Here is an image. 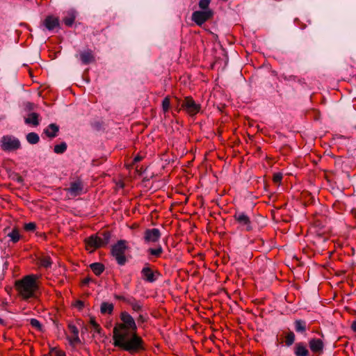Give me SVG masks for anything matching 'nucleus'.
Returning a JSON list of instances; mask_svg holds the SVG:
<instances>
[{"label": "nucleus", "mask_w": 356, "mask_h": 356, "mask_svg": "<svg viewBox=\"0 0 356 356\" xmlns=\"http://www.w3.org/2000/svg\"><path fill=\"white\" fill-rule=\"evenodd\" d=\"M42 24L49 31H52L56 28L60 27V21L58 17L53 15H48L42 22Z\"/></svg>", "instance_id": "nucleus-12"}, {"label": "nucleus", "mask_w": 356, "mask_h": 356, "mask_svg": "<svg viewBox=\"0 0 356 356\" xmlns=\"http://www.w3.org/2000/svg\"><path fill=\"white\" fill-rule=\"evenodd\" d=\"M282 179V175L281 173H275L273 175V180L275 183H279Z\"/></svg>", "instance_id": "nucleus-36"}, {"label": "nucleus", "mask_w": 356, "mask_h": 356, "mask_svg": "<svg viewBox=\"0 0 356 356\" xmlns=\"http://www.w3.org/2000/svg\"><path fill=\"white\" fill-rule=\"evenodd\" d=\"M120 322L116 323L113 330V345L131 354L145 350L143 339L137 333L134 318L127 312L120 315Z\"/></svg>", "instance_id": "nucleus-1"}, {"label": "nucleus", "mask_w": 356, "mask_h": 356, "mask_svg": "<svg viewBox=\"0 0 356 356\" xmlns=\"http://www.w3.org/2000/svg\"><path fill=\"white\" fill-rule=\"evenodd\" d=\"M145 318L143 315H139L138 318V323H144L145 321Z\"/></svg>", "instance_id": "nucleus-41"}, {"label": "nucleus", "mask_w": 356, "mask_h": 356, "mask_svg": "<svg viewBox=\"0 0 356 356\" xmlns=\"http://www.w3.org/2000/svg\"><path fill=\"white\" fill-rule=\"evenodd\" d=\"M38 262L40 266L45 268H50L52 264V260L48 255H43L38 259Z\"/></svg>", "instance_id": "nucleus-21"}, {"label": "nucleus", "mask_w": 356, "mask_h": 356, "mask_svg": "<svg viewBox=\"0 0 356 356\" xmlns=\"http://www.w3.org/2000/svg\"><path fill=\"white\" fill-rule=\"evenodd\" d=\"M90 269L96 275H100L104 270V266L99 262L93 263L90 265Z\"/></svg>", "instance_id": "nucleus-22"}, {"label": "nucleus", "mask_w": 356, "mask_h": 356, "mask_svg": "<svg viewBox=\"0 0 356 356\" xmlns=\"http://www.w3.org/2000/svg\"><path fill=\"white\" fill-rule=\"evenodd\" d=\"M183 109L190 116L196 115L201 109V105L196 103L195 101L191 96L184 97L181 104V108H177V112Z\"/></svg>", "instance_id": "nucleus-4"}, {"label": "nucleus", "mask_w": 356, "mask_h": 356, "mask_svg": "<svg viewBox=\"0 0 356 356\" xmlns=\"http://www.w3.org/2000/svg\"><path fill=\"white\" fill-rule=\"evenodd\" d=\"M114 309V305L113 303L108 302H103L100 306V312L102 314H112Z\"/></svg>", "instance_id": "nucleus-19"}, {"label": "nucleus", "mask_w": 356, "mask_h": 356, "mask_svg": "<svg viewBox=\"0 0 356 356\" xmlns=\"http://www.w3.org/2000/svg\"><path fill=\"white\" fill-rule=\"evenodd\" d=\"M80 59L81 63L84 65H88L95 61V58L93 52L90 49L83 51L80 53Z\"/></svg>", "instance_id": "nucleus-15"}, {"label": "nucleus", "mask_w": 356, "mask_h": 356, "mask_svg": "<svg viewBox=\"0 0 356 356\" xmlns=\"http://www.w3.org/2000/svg\"><path fill=\"white\" fill-rule=\"evenodd\" d=\"M99 238L101 240V243L103 245V246L106 245L110 240L111 234L108 232H104L100 233L99 235Z\"/></svg>", "instance_id": "nucleus-27"}, {"label": "nucleus", "mask_w": 356, "mask_h": 356, "mask_svg": "<svg viewBox=\"0 0 356 356\" xmlns=\"http://www.w3.org/2000/svg\"><path fill=\"white\" fill-rule=\"evenodd\" d=\"M295 334L293 332H289L285 337V343L287 346H291L295 341Z\"/></svg>", "instance_id": "nucleus-30"}, {"label": "nucleus", "mask_w": 356, "mask_h": 356, "mask_svg": "<svg viewBox=\"0 0 356 356\" xmlns=\"http://www.w3.org/2000/svg\"><path fill=\"white\" fill-rule=\"evenodd\" d=\"M213 12L211 9L206 10H197L193 13L191 19L197 25L202 26L213 17Z\"/></svg>", "instance_id": "nucleus-7"}, {"label": "nucleus", "mask_w": 356, "mask_h": 356, "mask_svg": "<svg viewBox=\"0 0 356 356\" xmlns=\"http://www.w3.org/2000/svg\"><path fill=\"white\" fill-rule=\"evenodd\" d=\"M38 114L36 113H31L29 115L28 118H25L26 124H31L33 126H38L39 124Z\"/></svg>", "instance_id": "nucleus-23"}, {"label": "nucleus", "mask_w": 356, "mask_h": 356, "mask_svg": "<svg viewBox=\"0 0 356 356\" xmlns=\"http://www.w3.org/2000/svg\"><path fill=\"white\" fill-rule=\"evenodd\" d=\"M67 149V144L65 143H61L60 144L56 145L54 148V152L56 154H63Z\"/></svg>", "instance_id": "nucleus-29"}, {"label": "nucleus", "mask_w": 356, "mask_h": 356, "mask_svg": "<svg viewBox=\"0 0 356 356\" xmlns=\"http://www.w3.org/2000/svg\"><path fill=\"white\" fill-rule=\"evenodd\" d=\"M170 108V99L169 96L165 97L162 102V109L165 113L169 111Z\"/></svg>", "instance_id": "nucleus-31"}, {"label": "nucleus", "mask_w": 356, "mask_h": 356, "mask_svg": "<svg viewBox=\"0 0 356 356\" xmlns=\"http://www.w3.org/2000/svg\"><path fill=\"white\" fill-rule=\"evenodd\" d=\"M55 356H66L64 351L54 348L51 351Z\"/></svg>", "instance_id": "nucleus-37"}, {"label": "nucleus", "mask_w": 356, "mask_h": 356, "mask_svg": "<svg viewBox=\"0 0 356 356\" xmlns=\"http://www.w3.org/2000/svg\"><path fill=\"white\" fill-rule=\"evenodd\" d=\"M76 15L74 10H69L65 13V16L63 18V22L67 27H71L76 19Z\"/></svg>", "instance_id": "nucleus-17"}, {"label": "nucleus", "mask_w": 356, "mask_h": 356, "mask_svg": "<svg viewBox=\"0 0 356 356\" xmlns=\"http://www.w3.org/2000/svg\"><path fill=\"white\" fill-rule=\"evenodd\" d=\"M295 330L297 332L305 333L307 330L306 322L303 320H296L294 322Z\"/></svg>", "instance_id": "nucleus-20"}, {"label": "nucleus", "mask_w": 356, "mask_h": 356, "mask_svg": "<svg viewBox=\"0 0 356 356\" xmlns=\"http://www.w3.org/2000/svg\"><path fill=\"white\" fill-rule=\"evenodd\" d=\"M37 277L34 275H29L24 277L22 280L15 282V288L19 294L24 299H29L34 296L38 284L36 283Z\"/></svg>", "instance_id": "nucleus-2"}, {"label": "nucleus", "mask_w": 356, "mask_h": 356, "mask_svg": "<svg viewBox=\"0 0 356 356\" xmlns=\"http://www.w3.org/2000/svg\"><path fill=\"white\" fill-rule=\"evenodd\" d=\"M75 306L78 307L79 309H81L84 307V303L81 300H76Z\"/></svg>", "instance_id": "nucleus-39"}, {"label": "nucleus", "mask_w": 356, "mask_h": 356, "mask_svg": "<svg viewBox=\"0 0 356 356\" xmlns=\"http://www.w3.org/2000/svg\"><path fill=\"white\" fill-rule=\"evenodd\" d=\"M24 229L26 232H34L36 229V224L33 222L25 223L24 225Z\"/></svg>", "instance_id": "nucleus-35"}, {"label": "nucleus", "mask_w": 356, "mask_h": 356, "mask_svg": "<svg viewBox=\"0 0 356 356\" xmlns=\"http://www.w3.org/2000/svg\"><path fill=\"white\" fill-rule=\"evenodd\" d=\"M83 189V185L80 180L70 183V186L66 189L72 195L77 196L81 193Z\"/></svg>", "instance_id": "nucleus-13"}, {"label": "nucleus", "mask_w": 356, "mask_h": 356, "mask_svg": "<svg viewBox=\"0 0 356 356\" xmlns=\"http://www.w3.org/2000/svg\"><path fill=\"white\" fill-rule=\"evenodd\" d=\"M352 329L353 331L356 332V321H354L353 323H352V326H351Z\"/></svg>", "instance_id": "nucleus-43"}, {"label": "nucleus", "mask_w": 356, "mask_h": 356, "mask_svg": "<svg viewBox=\"0 0 356 356\" xmlns=\"http://www.w3.org/2000/svg\"><path fill=\"white\" fill-rule=\"evenodd\" d=\"M84 243L86 250L90 252H93L97 249L104 247L97 234L91 235L90 236L85 238Z\"/></svg>", "instance_id": "nucleus-8"}, {"label": "nucleus", "mask_w": 356, "mask_h": 356, "mask_svg": "<svg viewBox=\"0 0 356 356\" xmlns=\"http://www.w3.org/2000/svg\"><path fill=\"white\" fill-rule=\"evenodd\" d=\"M1 148L3 151H15L21 147V143L18 138L11 135L3 136L0 141Z\"/></svg>", "instance_id": "nucleus-5"}, {"label": "nucleus", "mask_w": 356, "mask_h": 356, "mask_svg": "<svg viewBox=\"0 0 356 356\" xmlns=\"http://www.w3.org/2000/svg\"><path fill=\"white\" fill-rule=\"evenodd\" d=\"M92 278L90 277H86L85 279L83 280L82 281V284L83 285H88L91 281H92Z\"/></svg>", "instance_id": "nucleus-40"}, {"label": "nucleus", "mask_w": 356, "mask_h": 356, "mask_svg": "<svg viewBox=\"0 0 356 356\" xmlns=\"http://www.w3.org/2000/svg\"><path fill=\"white\" fill-rule=\"evenodd\" d=\"M68 329L70 333V336L68 337V340L71 344H76L80 342L79 337V330L77 327L72 324L68 325Z\"/></svg>", "instance_id": "nucleus-14"}, {"label": "nucleus", "mask_w": 356, "mask_h": 356, "mask_svg": "<svg viewBox=\"0 0 356 356\" xmlns=\"http://www.w3.org/2000/svg\"><path fill=\"white\" fill-rule=\"evenodd\" d=\"M90 323L92 325L93 330L95 332L97 333H100L102 328L100 325L96 322L95 318H90Z\"/></svg>", "instance_id": "nucleus-34"}, {"label": "nucleus", "mask_w": 356, "mask_h": 356, "mask_svg": "<svg viewBox=\"0 0 356 356\" xmlns=\"http://www.w3.org/2000/svg\"><path fill=\"white\" fill-rule=\"evenodd\" d=\"M8 236L10 238V241L13 243H17L21 238L19 231L17 228H14L11 232L8 234Z\"/></svg>", "instance_id": "nucleus-25"}, {"label": "nucleus", "mask_w": 356, "mask_h": 356, "mask_svg": "<svg viewBox=\"0 0 356 356\" xmlns=\"http://www.w3.org/2000/svg\"><path fill=\"white\" fill-rule=\"evenodd\" d=\"M309 347L314 355L320 356L324 352L325 343L321 339L312 338L309 341Z\"/></svg>", "instance_id": "nucleus-9"}, {"label": "nucleus", "mask_w": 356, "mask_h": 356, "mask_svg": "<svg viewBox=\"0 0 356 356\" xmlns=\"http://www.w3.org/2000/svg\"><path fill=\"white\" fill-rule=\"evenodd\" d=\"M30 324L33 327H34L37 330H38V331L42 330V325L40 323V321L38 320H37L36 318H31L30 320Z\"/></svg>", "instance_id": "nucleus-33"}, {"label": "nucleus", "mask_w": 356, "mask_h": 356, "mask_svg": "<svg viewBox=\"0 0 356 356\" xmlns=\"http://www.w3.org/2000/svg\"><path fill=\"white\" fill-rule=\"evenodd\" d=\"M127 243L125 240H120L111 248L112 255L120 266L124 265L127 261L125 257V252L128 248Z\"/></svg>", "instance_id": "nucleus-3"}, {"label": "nucleus", "mask_w": 356, "mask_h": 356, "mask_svg": "<svg viewBox=\"0 0 356 356\" xmlns=\"http://www.w3.org/2000/svg\"><path fill=\"white\" fill-rule=\"evenodd\" d=\"M141 274L143 279L150 283L155 282L157 279V276L160 275L158 271L154 272L147 264L143 268Z\"/></svg>", "instance_id": "nucleus-11"}, {"label": "nucleus", "mask_w": 356, "mask_h": 356, "mask_svg": "<svg viewBox=\"0 0 356 356\" xmlns=\"http://www.w3.org/2000/svg\"><path fill=\"white\" fill-rule=\"evenodd\" d=\"M115 298L117 299V300H122L126 303H127V301L129 300V298H126L123 296H119V295H115Z\"/></svg>", "instance_id": "nucleus-38"}, {"label": "nucleus", "mask_w": 356, "mask_h": 356, "mask_svg": "<svg viewBox=\"0 0 356 356\" xmlns=\"http://www.w3.org/2000/svg\"><path fill=\"white\" fill-rule=\"evenodd\" d=\"M141 159H142V158H141L140 156H136V157L134 158V161H135V162L140 161L141 160Z\"/></svg>", "instance_id": "nucleus-44"}, {"label": "nucleus", "mask_w": 356, "mask_h": 356, "mask_svg": "<svg viewBox=\"0 0 356 356\" xmlns=\"http://www.w3.org/2000/svg\"><path fill=\"white\" fill-rule=\"evenodd\" d=\"M282 77H283V79H284L285 80H288V78H287L286 76L282 75ZM295 78H296V76H290L289 77V79H293V80H294V79H295Z\"/></svg>", "instance_id": "nucleus-42"}, {"label": "nucleus", "mask_w": 356, "mask_h": 356, "mask_svg": "<svg viewBox=\"0 0 356 356\" xmlns=\"http://www.w3.org/2000/svg\"><path fill=\"white\" fill-rule=\"evenodd\" d=\"M26 140L31 145L37 144L40 140V137L38 134L35 132L29 133L26 136Z\"/></svg>", "instance_id": "nucleus-26"}, {"label": "nucleus", "mask_w": 356, "mask_h": 356, "mask_svg": "<svg viewBox=\"0 0 356 356\" xmlns=\"http://www.w3.org/2000/svg\"><path fill=\"white\" fill-rule=\"evenodd\" d=\"M161 236V233L157 228L147 229L144 233V240L146 243H156Z\"/></svg>", "instance_id": "nucleus-10"}, {"label": "nucleus", "mask_w": 356, "mask_h": 356, "mask_svg": "<svg viewBox=\"0 0 356 356\" xmlns=\"http://www.w3.org/2000/svg\"><path fill=\"white\" fill-rule=\"evenodd\" d=\"M294 354L296 356H309V351L307 348L306 345L303 342L296 343L293 348Z\"/></svg>", "instance_id": "nucleus-16"}, {"label": "nucleus", "mask_w": 356, "mask_h": 356, "mask_svg": "<svg viewBox=\"0 0 356 356\" xmlns=\"http://www.w3.org/2000/svg\"><path fill=\"white\" fill-rule=\"evenodd\" d=\"M59 131V127L54 124H50L46 129H44V134L49 138H55Z\"/></svg>", "instance_id": "nucleus-18"}, {"label": "nucleus", "mask_w": 356, "mask_h": 356, "mask_svg": "<svg viewBox=\"0 0 356 356\" xmlns=\"http://www.w3.org/2000/svg\"><path fill=\"white\" fill-rule=\"evenodd\" d=\"M233 217L242 231L250 232L252 230V222L246 213L242 211H236Z\"/></svg>", "instance_id": "nucleus-6"}, {"label": "nucleus", "mask_w": 356, "mask_h": 356, "mask_svg": "<svg viewBox=\"0 0 356 356\" xmlns=\"http://www.w3.org/2000/svg\"><path fill=\"white\" fill-rule=\"evenodd\" d=\"M211 0H200L198 3L199 8L203 10L209 9V6Z\"/></svg>", "instance_id": "nucleus-32"}, {"label": "nucleus", "mask_w": 356, "mask_h": 356, "mask_svg": "<svg viewBox=\"0 0 356 356\" xmlns=\"http://www.w3.org/2000/svg\"><path fill=\"white\" fill-rule=\"evenodd\" d=\"M175 99H176V100L177 101L178 104H179V102H180V99H178L177 97H176Z\"/></svg>", "instance_id": "nucleus-45"}, {"label": "nucleus", "mask_w": 356, "mask_h": 356, "mask_svg": "<svg viewBox=\"0 0 356 356\" xmlns=\"http://www.w3.org/2000/svg\"><path fill=\"white\" fill-rule=\"evenodd\" d=\"M147 251L151 255L158 258L160 257L163 250L162 247L159 245L156 248H149Z\"/></svg>", "instance_id": "nucleus-28"}, {"label": "nucleus", "mask_w": 356, "mask_h": 356, "mask_svg": "<svg viewBox=\"0 0 356 356\" xmlns=\"http://www.w3.org/2000/svg\"><path fill=\"white\" fill-rule=\"evenodd\" d=\"M127 304L129 305L132 309L135 312H139L142 309L143 305L140 301L136 300L134 298H129V300L127 301Z\"/></svg>", "instance_id": "nucleus-24"}]
</instances>
